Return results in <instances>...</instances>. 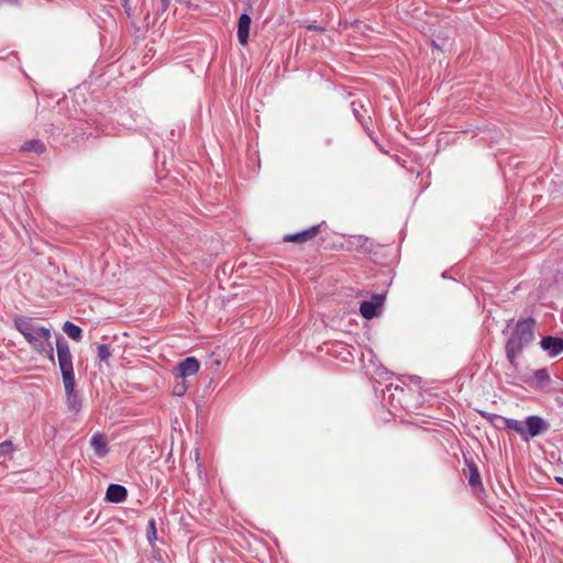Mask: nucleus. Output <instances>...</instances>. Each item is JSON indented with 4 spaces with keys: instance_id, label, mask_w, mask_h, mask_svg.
Returning a JSON list of instances; mask_svg holds the SVG:
<instances>
[{
    "instance_id": "obj_13",
    "label": "nucleus",
    "mask_w": 563,
    "mask_h": 563,
    "mask_svg": "<svg viewBox=\"0 0 563 563\" xmlns=\"http://www.w3.org/2000/svg\"><path fill=\"white\" fill-rule=\"evenodd\" d=\"M16 329L24 335V338L32 343L34 338V328L31 320L24 318L15 319Z\"/></svg>"
},
{
    "instance_id": "obj_1",
    "label": "nucleus",
    "mask_w": 563,
    "mask_h": 563,
    "mask_svg": "<svg viewBox=\"0 0 563 563\" xmlns=\"http://www.w3.org/2000/svg\"><path fill=\"white\" fill-rule=\"evenodd\" d=\"M57 360L59 369L62 373L63 385L66 394V404L69 410L79 411L81 401L78 394L75 390L76 380L73 366V356L69 350V345L64 336L59 333L55 335Z\"/></svg>"
},
{
    "instance_id": "obj_21",
    "label": "nucleus",
    "mask_w": 563,
    "mask_h": 563,
    "mask_svg": "<svg viewBox=\"0 0 563 563\" xmlns=\"http://www.w3.org/2000/svg\"><path fill=\"white\" fill-rule=\"evenodd\" d=\"M44 434L46 437H54L56 434V429L53 426L44 428Z\"/></svg>"
},
{
    "instance_id": "obj_14",
    "label": "nucleus",
    "mask_w": 563,
    "mask_h": 563,
    "mask_svg": "<svg viewBox=\"0 0 563 563\" xmlns=\"http://www.w3.org/2000/svg\"><path fill=\"white\" fill-rule=\"evenodd\" d=\"M64 332L73 340L80 341L82 330L75 323L66 321L63 325Z\"/></svg>"
},
{
    "instance_id": "obj_5",
    "label": "nucleus",
    "mask_w": 563,
    "mask_h": 563,
    "mask_svg": "<svg viewBox=\"0 0 563 563\" xmlns=\"http://www.w3.org/2000/svg\"><path fill=\"white\" fill-rule=\"evenodd\" d=\"M385 300L384 295L376 294L371 300L363 301L360 306V312L365 319H373L378 316V309Z\"/></svg>"
},
{
    "instance_id": "obj_27",
    "label": "nucleus",
    "mask_w": 563,
    "mask_h": 563,
    "mask_svg": "<svg viewBox=\"0 0 563 563\" xmlns=\"http://www.w3.org/2000/svg\"><path fill=\"white\" fill-rule=\"evenodd\" d=\"M555 479H556V482H558L559 484H561V485L563 486V477H556Z\"/></svg>"
},
{
    "instance_id": "obj_22",
    "label": "nucleus",
    "mask_w": 563,
    "mask_h": 563,
    "mask_svg": "<svg viewBox=\"0 0 563 563\" xmlns=\"http://www.w3.org/2000/svg\"><path fill=\"white\" fill-rule=\"evenodd\" d=\"M34 148H35L34 141L26 142L21 147L22 151H33Z\"/></svg>"
},
{
    "instance_id": "obj_7",
    "label": "nucleus",
    "mask_w": 563,
    "mask_h": 563,
    "mask_svg": "<svg viewBox=\"0 0 563 563\" xmlns=\"http://www.w3.org/2000/svg\"><path fill=\"white\" fill-rule=\"evenodd\" d=\"M200 364L196 357H186L178 364L177 376L185 378L195 375L199 371Z\"/></svg>"
},
{
    "instance_id": "obj_16",
    "label": "nucleus",
    "mask_w": 563,
    "mask_h": 563,
    "mask_svg": "<svg viewBox=\"0 0 563 563\" xmlns=\"http://www.w3.org/2000/svg\"><path fill=\"white\" fill-rule=\"evenodd\" d=\"M533 377H534L536 382L541 386H543L550 382V375L545 368H540V369L534 371Z\"/></svg>"
},
{
    "instance_id": "obj_11",
    "label": "nucleus",
    "mask_w": 563,
    "mask_h": 563,
    "mask_svg": "<svg viewBox=\"0 0 563 563\" xmlns=\"http://www.w3.org/2000/svg\"><path fill=\"white\" fill-rule=\"evenodd\" d=\"M250 25L251 16L246 13L241 14L238 23V40L242 45L247 44Z\"/></svg>"
},
{
    "instance_id": "obj_23",
    "label": "nucleus",
    "mask_w": 563,
    "mask_h": 563,
    "mask_svg": "<svg viewBox=\"0 0 563 563\" xmlns=\"http://www.w3.org/2000/svg\"><path fill=\"white\" fill-rule=\"evenodd\" d=\"M186 391V386L181 384L180 386H176L174 389V394L177 396H183Z\"/></svg>"
},
{
    "instance_id": "obj_3",
    "label": "nucleus",
    "mask_w": 563,
    "mask_h": 563,
    "mask_svg": "<svg viewBox=\"0 0 563 563\" xmlns=\"http://www.w3.org/2000/svg\"><path fill=\"white\" fill-rule=\"evenodd\" d=\"M505 428L515 431L522 441L528 442L530 439L548 432L550 424L540 416H529L525 421L505 420Z\"/></svg>"
},
{
    "instance_id": "obj_9",
    "label": "nucleus",
    "mask_w": 563,
    "mask_h": 563,
    "mask_svg": "<svg viewBox=\"0 0 563 563\" xmlns=\"http://www.w3.org/2000/svg\"><path fill=\"white\" fill-rule=\"evenodd\" d=\"M128 490L119 484H110L106 493V499L110 503H122L126 499Z\"/></svg>"
},
{
    "instance_id": "obj_24",
    "label": "nucleus",
    "mask_w": 563,
    "mask_h": 563,
    "mask_svg": "<svg viewBox=\"0 0 563 563\" xmlns=\"http://www.w3.org/2000/svg\"><path fill=\"white\" fill-rule=\"evenodd\" d=\"M170 4V0H161L159 11L164 13Z\"/></svg>"
},
{
    "instance_id": "obj_20",
    "label": "nucleus",
    "mask_w": 563,
    "mask_h": 563,
    "mask_svg": "<svg viewBox=\"0 0 563 563\" xmlns=\"http://www.w3.org/2000/svg\"><path fill=\"white\" fill-rule=\"evenodd\" d=\"M147 538L150 541L156 538V523L154 519H151L147 525Z\"/></svg>"
},
{
    "instance_id": "obj_10",
    "label": "nucleus",
    "mask_w": 563,
    "mask_h": 563,
    "mask_svg": "<svg viewBox=\"0 0 563 563\" xmlns=\"http://www.w3.org/2000/svg\"><path fill=\"white\" fill-rule=\"evenodd\" d=\"M465 463L468 468V485L474 492L483 490V483L476 464L470 460H466Z\"/></svg>"
},
{
    "instance_id": "obj_15",
    "label": "nucleus",
    "mask_w": 563,
    "mask_h": 563,
    "mask_svg": "<svg viewBox=\"0 0 563 563\" xmlns=\"http://www.w3.org/2000/svg\"><path fill=\"white\" fill-rule=\"evenodd\" d=\"M481 415L487 419L492 424H494L496 428H500L498 422H501L505 426V420H514L512 418H506L496 413H488V412H481Z\"/></svg>"
},
{
    "instance_id": "obj_8",
    "label": "nucleus",
    "mask_w": 563,
    "mask_h": 563,
    "mask_svg": "<svg viewBox=\"0 0 563 563\" xmlns=\"http://www.w3.org/2000/svg\"><path fill=\"white\" fill-rule=\"evenodd\" d=\"M321 224L313 225L302 232L288 234L285 236L286 242L305 243L313 239L320 232Z\"/></svg>"
},
{
    "instance_id": "obj_12",
    "label": "nucleus",
    "mask_w": 563,
    "mask_h": 563,
    "mask_svg": "<svg viewBox=\"0 0 563 563\" xmlns=\"http://www.w3.org/2000/svg\"><path fill=\"white\" fill-rule=\"evenodd\" d=\"M90 445L93 449L96 455L99 457L106 456L109 452L106 437L101 433H95L91 437Z\"/></svg>"
},
{
    "instance_id": "obj_4",
    "label": "nucleus",
    "mask_w": 563,
    "mask_h": 563,
    "mask_svg": "<svg viewBox=\"0 0 563 563\" xmlns=\"http://www.w3.org/2000/svg\"><path fill=\"white\" fill-rule=\"evenodd\" d=\"M37 353L47 356L51 361L54 360V349L51 342V330L45 327H37Z\"/></svg>"
},
{
    "instance_id": "obj_19",
    "label": "nucleus",
    "mask_w": 563,
    "mask_h": 563,
    "mask_svg": "<svg viewBox=\"0 0 563 563\" xmlns=\"http://www.w3.org/2000/svg\"><path fill=\"white\" fill-rule=\"evenodd\" d=\"M13 451V444L10 440L0 443V456L7 455Z\"/></svg>"
},
{
    "instance_id": "obj_26",
    "label": "nucleus",
    "mask_w": 563,
    "mask_h": 563,
    "mask_svg": "<svg viewBox=\"0 0 563 563\" xmlns=\"http://www.w3.org/2000/svg\"><path fill=\"white\" fill-rule=\"evenodd\" d=\"M128 0L124 1V8H125V12L128 13V15H130V7H128Z\"/></svg>"
},
{
    "instance_id": "obj_2",
    "label": "nucleus",
    "mask_w": 563,
    "mask_h": 563,
    "mask_svg": "<svg viewBox=\"0 0 563 563\" xmlns=\"http://www.w3.org/2000/svg\"><path fill=\"white\" fill-rule=\"evenodd\" d=\"M536 324L537 322L533 318L517 321L505 346L507 360L514 367L518 364V355L534 340Z\"/></svg>"
},
{
    "instance_id": "obj_17",
    "label": "nucleus",
    "mask_w": 563,
    "mask_h": 563,
    "mask_svg": "<svg viewBox=\"0 0 563 563\" xmlns=\"http://www.w3.org/2000/svg\"><path fill=\"white\" fill-rule=\"evenodd\" d=\"M97 354L100 361L107 362L111 356L110 346L108 344H99L97 347Z\"/></svg>"
},
{
    "instance_id": "obj_25",
    "label": "nucleus",
    "mask_w": 563,
    "mask_h": 563,
    "mask_svg": "<svg viewBox=\"0 0 563 563\" xmlns=\"http://www.w3.org/2000/svg\"><path fill=\"white\" fill-rule=\"evenodd\" d=\"M36 148H37V154L42 153L44 150H45V146L43 143H40L37 141V145H36Z\"/></svg>"
},
{
    "instance_id": "obj_18",
    "label": "nucleus",
    "mask_w": 563,
    "mask_h": 563,
    "mask_svg": "<svg viewBox=\"0 0 563 563\" xmlns=\"http://www.w3.org/2000/svg\"><path fill=\"white\" fill-rule=\"evenodd\" d=\"M356 106H358L360 108H363V106H362V104H358L357 102L353 101V102L351 103V107H352L353 113H354L355 118L360 121V123H361L364 128H366V129H367V121H366V119L364 118V115L360 113V111H358V109H357V107H356Z\"/></svg>"
},
{
    "instance_id": "obj_6",
    "label": "nucleus",
    "mask_w": 563,
    "mask_h": 563,
    "mask_svg": "<svg viewBox=\"0 0 563 563\" xmlns=\"http://www.w3.org/2000/svg\"><path fill=\"white\" fill-rule=\"evenodd\" d=\"M540 345L543 351L552 357L560 355L563 352V338L559 336H544Z\"/></svg>"
}]
</instances>
